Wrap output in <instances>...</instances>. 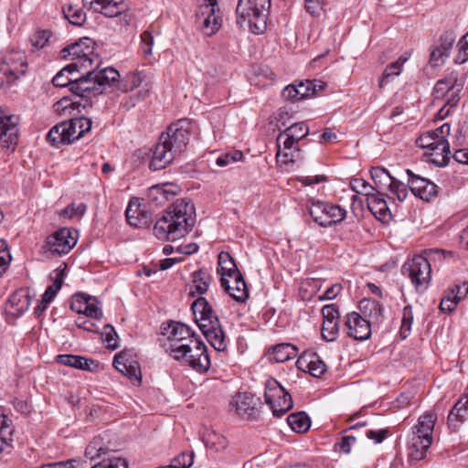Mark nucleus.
Wrapping results in <instances>:
<instances>
[{"mask_svg": "<svg viewBox=\"0 0 468 468\" xmlns=\"http://www.w3.org/2000/svg\"><path fill=\"white\" fill-rule=\"evenodd\" d=\"M195 207L187 198L176 199L155 222L154 234L158 239L175 241L191 231Z\"/></svg>", "mask_w": 468, "mask_h": 468, "instance_id": "obj_1", "label": "nucleus"}, {"mask_svg": "<svg viewBox=\"0 0 468 468\" xmlns=\"http://www.w3.org/2000/svg\"><path fill=\"white\" fill-rule=\"evenodd\" d=\"M191 124L186 119L171 123L165 132L162 133L159 142L155 144L150 169L161 170L170 165L186 148L190 138Z\"/></svg>", "mask_w": 468, "mask_h": 468, "instance_id": "obj_2", "label": "nucleus"}, {"mask_svg": "<svg viewBox=\"0 0 468 468\" xmlns=\"http://www.w3.org/2000/svg\"><path fill=\"white\" fill-rule=\"evenodd\" d=\"M195 321L207 342L218 352L227 349L225 333L218 316L205 297H198L191 305Z\"/></svg>", "mask_w": 468, "mask_h": 468, "instance_id": "obj_3", "label": "nucleus"}, {"mask_svg": "<svg viewBox=\"0 0 468 468\" xmlns=\"http://www.w3.org/2000/svg\"><path fill=\"white\" fill-rule=\"evenodd\" d=\"M309 134V127L304 122H296L281 132L277 137V161L284 165L295 164L301 159L297 143Z\"/></svg>", "mask_w": 468, "mask_h": 468, "instance_id": "obj_4", "label": "nucleus"}, {"mask_svg": "<svg viewBox=\"0 0 468 468\" xmlns=\"http://www.w3.org/2000/svg\"><path fill=\"white\" fill-rule=\"evenodd\" d=\"M271 0H239L236 16L240 27L248 26L252 33H262L267 26Z\"/></svg>", "mask_w": 468, "mask_h": 468, "instance_id": "obj_5", "label": "nucleus"}, {"mask_svg": "<svg viewBox=\"0 0 468 468\" xmlns=\"http://www.w3.org/2000/svg\"><path fill=\"white\" fill-rule=\"evenodd\" d=\"M436 418L431 413L421 415L412 428L408 446V455L411 461H420L426 456L432 443V434Z\"/></svg>", "mask_w": 468, "mask_h": 468, "instance_id": "obj_6", "label": "nucleus"}, {"mask_svg": "<svg viewBox=\"0 0 468 468\" xmlns=\"http://www.w3.org/2000/svg\"><path fill=\"white\" fill-rule=\"evenodd\" d=\"M164 335H166L165 350L174 359L180 360L189 348V343L196 337L189 326L180 322L171 321L165 327Z\"/></svg>", "mask_w": 468, "mask_h": 468, "instance_id": "obj_7", "label": "nucleus"}, {"mask_svg": "<svg viewBox=\"0 0 468 468\" xmlns=\"http://www.w3.org/2000/svg\"><path fill=\"white\" fill-rule=\"evenodd\" d=\"M55 87H69L75 97L86 99L93 88V83L89 78H84V72L70 64L60 69L53 78Z\"/></svg>", "mask_w": 468, "mask_h": 468, "instance_id": "obj_8", "label": "nucleus"}, {"mask_svg": "<svg viewBox=\"0 0 468 468\" xmlns=\"http://www.w3.org/2000/svg\"><path fill=\"white\" fill-rule=\"evenodd\" d=\"M94 41L90 37H83L70 46L64 48L61 50L63 58L71 56L73 62L71 66L80 69L82 72L99 67L100 60L98 55L94 52Z\"/></svg>", "mask_w": 468, "mask_h": 468, "instance_id": "obj_9", "label": "nucleus"}, {"mask_svg": "<svg viewBox=\"0 0 468 468\" xmlns=\"http://www.w3.org/2000/svg\"><path fill=\"white\" fill-rule=\"evenodd\" d=\"M458 72L452 71L445 78L437 80L434 85L432 95L434 100H445L440 110V114L445 117L449 114L450 109L454 108L460 101V92L463 85L458 83Z\"/></svg>", "mask_w": 468, "mask_h": 468, "instance_id": "obj_10", "label": "nucleus"}, {"mask_svg": "<svg viewBox=\"0 0 468 468\" xmlns=\"http://www.w3.org/2000/svg\"><path fill=\"white\" fill-rule=\"evenodd\" d=\"M264 398L265 403L277 418L283 416L293 405L290 393L272 378L265 381Z\"/></svg>", "mask_w": 468, "mask_h": 468, "instance_id": "obj_11", "label": "nucleus"}, {"mask_svg": "<svg viewBox=\"0 0 468 468\" xmlns=\"http://www.w3.org/2000/svg\"><path fill=\"white\" fill-rule=\"evenodd\" d=\"M309 215L317 225L328 228L342 222L346 217V210L339 205L313 201L309 206Z\"/></svg>", "mask_w": 468, "mask_h": 468, "instance_id": "obj_12", "label": "nucleus"}, {"mask_svg": "<svg viewBox=\"0 0 468 468\" xmlns=\"http://www.w3.org/2000/svg\"><path fill=\"white\" fill-rule=\"evenodd\" d=\"M417 291L424 292L431 279V268L428 260L422 255H416L406 261L402 267Z\"/></svg>", "mask_w": 468, "mask_h": 468, "instance_id": "obj_13", "label": "nucleus"}, {"mask_svg": "<svg viewBox=\"0 0 468 468\" xmlns=\"http://www.w3.org/2000/svg\"><path fill=\"white\" fill-rule=\"evenodd\" d=\"M197 13L200 29L206 36L214 35L221 27V16L218 0H203Z\"/></svg>", "mask_w": 468, "mask_h": 468, "instance_id": "obj_14", "label": "nucleus"}, {"mask_svg": "<svg viewBox=\"0 0 468 468\" xmlns=\"http://www.w3.org/2000/svg\"><path fill=\"white\" fill-rule=\"evenodd\" d=\"M78 237L76 229L61 228L47 238L43 248L52 254H67L77 244Z\"/></svg>", "mask_w": 468, "mask_h": 468, "instance_id": "obj_15", "label": "nucleus"}, {"mask_svg": "<svg viewBox=\"0 0 468 468\" xmlns=\"http://www.w3.org/2000/svg\"><path fill=\"white\" fill-rule=\"evenodd\" d=\"M181 359H184L189 367L198 373H206L210 367V358L207 354V346L198 338L195 337L189 343V348L186 350Z\"/></svg>", "mask_w": 468, "mask_h": 468, "instance_id": "obj_16", "label": "nucleus"}, {"mask_svg": "<svg viewBox=\"0 0 468 468\" xmlns=\"http://www.w3.org/2000/svg\"><path fill=\"white\" fill-rule=\"evenodd\" d=\"M19 117L16 114H7L0 109V145L9 149L15 147L18 142Z\"/></svg>", "mask_w": 468, "mask_h": 468, "instance_id": "obj_17", "label": "nucleus"}, {"mask_svg": "<svg viewBox=\"0 0 468 468\" xmlns=\"http://www.w3.org/2000/svg\"><path fill=\"white\" fill-rule=\"evenodd\" d=\"M119 372L127 377L133 386L141 385V367L133 349H123L119 353Z\"/></svg>", "mask_w": 468, "mask_h": 468, "instance_id": "obj_18", "label": "nucleus"}, {"mask_svg": "<svg viewBox=\"0 0 468 468\" xmlns=\"http://www.w3.org/2000/svg\"><path fill=\"white\" fill-rule=\"evenodd\" d=\"M97 68L98 67H95V64H93V69H90V70L84 72V78H89L93 83L92 90L86 97L87 101L90 100L93 96L102 93L106 86H110L111 83H113L117 80V70L114 68L108 67L101 69L100 72H95Z\"/></svg>", "mask_w": 468, "mask_h": 468, "instance_id": "obj_19", "label": "nucleus"}, {"mask_svg": "<svg viewBox=\"0 0 468 468\" xmlns=\"http://www.w3.org/2000/svg\"><path fill=\"white\" fill-rule=\"evenodd\" d=\"M454 42L455 35L453 32L447 31L440 37L437 44L431 50L429 59L431 67L437 68L444 65L450 57Z\"/></svg>", "mask_w": 468, "mask_h": 468, "instance_id": "obj_20", "label": "nucleus"}, {"mask_svg": "<svg viewBox=\"0 0 468 468\" xmlns=\"http://www.w3.org/2000/svg\"><path fill=\"white\" fill-rule=\"evenodd\" d=\"M409 176L408 186L414 196L430 201L438 195V186L429 179L415 175L410 169L407 170Z\"/></svg>", "mask_w": 468, "mask_h": 468, "instance_id": "obj_21", "label": "nucleus"}, {"mask_svg": "<svg viewBox=\"0 0 468 468\" xmlns=\"http://www.w3.org/2000/svg\"><path fill=\"white\" fill-rule=\"evenodd\" d=\"M127 223L134 228L147 226L152 221V213L147 209L145 204H142L140 198H131L125 210Z\"/></svg>", "mask_w": 468, "mask_h": 468, "instance_id": "obj_22", "label": "nucleus"}, {"mask_svg": "<svg viewBox=\"0 0 468 468\" xmlns=\"http://www.w3.org/2000/svg\"><path fill=\"white\" fill-rule=\"evenodd\" d=\"M346 326L347 335L358 341H364L370 337L371 327L370 322L358 313L353 312L346 315Z\"/></svg>", "mask_w": 468, "mask_h": 468, "instance_id": "obj_23", "label": "nucleus"}, {"mask_svg": "<svg viewBox=\"0 0 468 468\" xmlns=\"http://www.w3.org/2000/svg\"><path fill=\"white\" fill-rule=\"evenodd\" d=\"M70 309L90 318L100 319L102 315L101 309L96 304V299L81 292L72 296Z\"/></svg>", "mask_w": 468, "mask_h": 468, "instance_id": "obj_24", "label": "nucleus"}, {"mask_svg": "<svg viewBox=\"0 0 468 468\" xmlns=\"http://www.w3.org/2000/svg\"><path fill=\"white\" fill-rule=\"evenodd\" d=\"M258 399L250 393L239 392L230 400L231 410L242 418H252L258 413Z\"/></svg>", "mask_w": 468, "mask_h": 468, "instance_id": "obj_25", "label": "nucleus"}, {"mask_svg": "<svg viewBox=\"0 0 468 468\" xmlns=\"http://www.w3.org/2000/svg\"><path fill=\"white\" fill-rule=\"evenodd\" d=\"M27 62L22 53L10 52L4 58L1 72L8 79L17 80L26 73Z\"/></svg>", "mask_w": 468, "mask_h": 468, "instance_id": "obj_26", "label": "nucleus"}, {"mask_svg": "<svg viewBox=\"0 0 468 468\" xmlns=\"http://www.w3.org/2000/svg\"><path fill=\"white\" fill-rule=\"evenodd\" d=\"M224 290L239 303H244L249 297V290L241 273L237 276L220 279Z\"/></svg>", "mask_w": 468, "mask_h": 468, "instance_id": "obj_27", "label": "nucleus"}, {"mask_svg": "<svg viewBox=\"0 0 468 468\" xmlns=\"http://www.w3.org/2000/svg\"><path fill=\"white\" fill-rule=\"evenodd\" d=\"M421 140H431V142L426 144H420L422 148H427L431 151V156L436 155L441 157V160L434 157L432 162L439 165H445L449 160L450 144L445 138L435 139L432 136H425Z\"/></svg>", "mask_w": 468, "mask_h": 468, "instance_id": "obj_28", "label": "nucleus"}, {"mask_svg": "<svg viewBox=\"0 0 468 468\" xmlns=\"http://www.w3.org/2000/svg\"><path fill=\"white\" fill-rule=\"evenodd\" d=\"M468 419V388L448 414V425L456 431Z\"/></svg>", "mask_w": 468, "mask_h": 468, "instance_id": "obj_29", "label": "nucleus"}, {"mask_svg": "<svg viewBox=\"0 0 468 468\" xmlns=\"http://www.w3.org/2000/svg\"><path fill=\"white\" fill-rule=\"evenodd\" d=\"M65 125L66 133L69 139V144L78 140L91 129L92 122L86 117L73 118L67 122H62Z\"/></svg>", "mask_w": 468, "mask_h": 468, "instance_id": "obj_30", "label": "nucleus"}, {"mask_svg": "<svg viewBox=\"0 0 468 468\" xmlns=\"http://www.w3.org/2000/svg\"><path fill=\"white\" fill-rule=\"evenodd\" d=\"M368 209L380 220H385L390 216V210L385 195L380 191L372 193L367 198Z\"/></svg>", "mask_w": 468, "mask_h": 468, "instance_id": "obj_31", "label": "nucleus"}, {"mask_svg": "<svg viewBox=\"0 0 468 468\" xmlns=\"http://www.w3.org/2000/svg\"><path fill=\"white\" fill-rule=\"evenodd\" d=\"M359 308L371 325H379L384 321L383 307L378 302L364 299L360 302Z\"/></svg>", "mask_w": 468, "mask_h": 468, "instance_id": "obj_32", "label": "nucleus"}, {"mask_svg": "<svg viewBox=\"0 0 468 468\" xmlns=\"http://www.w3.org/2000/svg\"><path fill=\"white\" fill-rule=\"evenodd\" d=\"M56 359L62 365L82 370L93 371L99 367V363L95 360L80 356L58 355Z\"/></svg>", "mask_w": 468, "mask_h": 468, "instance_id": "obj_33", "label": "nucleus"}, {"mask_svg": "<svg viewBox=\"0 0 468 468\" xmlns=\"http://www.w3.org/2000/svg\"><path fill=\"white\" fill-rule=\"evenodd\" d=\"M217 271L221 275V278L237 276V274L240 273L233 258L226 251H221L218 254Z\"/></svg>", "mask_w": 468, "mask_h": 468, "instance_id": "obj_34", "label": "nucleus"}, {"mask_svg": "<svg viewBox=\"0 0 468 468\" xmlns=\"http://www.w3.org/2000/svg\"><path fill=\"white\" fill-rule=\"evenodd\" d=\"M298 354V348L291 344H280L272 348L270 357L277 363L286 362Z\"/></svg>", "mask_w": 468, "mask_h": 468, "instance_id": "obj_35", "label": "nucleus"}, {"mask_svg": "<svg viewBox=\"0 0 468 468\" xmlns=\"http://www.w3.org/2000/svg\"><path fill=\"white\" fill-rule=\"evenodd\" d=\"M90 5V8L94 12L101 13L107 17L117 16L116 0H83Z\"/></svg>", "mask_w": 468, "mask_h": 468, "instance_id": "obj_36", "label": "nucleus"}, {"mask_svg": "<svg viewBox=\"0 0 468 468\" xmlns=\"http://www.w3.org/2000/svg\"><path fill=\"white\" fill-rule=\"evenodd\" d=\"M30 296L26 290H18L9 297V303L14 309V314L20 315L25 313L30 305Z\"/></svg>", "mask_w": 468, "mask_h": 468, "instance_id": "obj_37", "label": "nucleus"}, {"mask_svg": "<svg viewBox=\"0 0 468 468\" xmlns=\"http://www.w3.org/2000/svg\"><path fill=\"white\" fill-rule=\"evenodd\" d=\"M408 59L409 56L402 55L396 61L388 64L381 75L379 80V87L383 88L390 78L400 75L402 72L403 65L406 61H408Z\"/></svg>", "mask_w": 468, "mask_h": 468, "instance_id": "obj_38", "label": "nucleus"}, {"mask_svg": "<svg viewBox=\"0 0 468 468\" xmlns=\"http://www.w3.org/2000/svg\"><path fill=\"white\" fill-rule=\"evenodd\" d=\"M206 446L215 452H220L227 448L228 440L214 430H207L203 434Z\"/></svg>", "mask_w": 468, "mask_h": 468, "instance_id": "obj_39", "label": "nucleus"}, {"mask_svg": "<svg viewBox=\"0 0 468 468\" xmlns=\"http://www.w3.org/2000/svg\"><path fill=\"white\" fill-rule=\"evenodd\" d=\"M370 174L376 187L378 189H389L396 179L383 167H373Z\"/></svg>", "mask_w": 468, "mask_h": 468, "instance_id": "obj_40", "label": "nucleus"}, {"mask_svg": "<svg viewBox=\"0 0 468 468\" xmlns=\"http://www.w3.org/2000/svg\"><path fill=\"white\" fill-rule=\"evenodd\" d=\"M211 281V276L207 271L200 269L192 274V291L191 292H197L198 294L205 293Z\"/></svg>", "mask_w": 468, "mask_h": 468, "instance_id": "obj_41", "label": "nucleus"}, {"mask_svg": "<svg viewBox=\"0 0 468 468\" xmlns=\"http://www.w3.org/2000/svg\"><path fill=\"white\" fill-rule=\"evenodd\" d=\"M287 422L292 431L303 433L309 430L311 421L304 412L292 413L287 417Z\"/></svg>", "mask_w": 468, "mask_h": 468, "instance_id": "obj_42", "label": "nucleus"}, {"mask_svg": "<svg viewBox=\"0 0 468 468\" xmlns=\"http://www.w3.org/2000/svg\"><path fill=\"white\" fill-rule=\"evenodd\" d=\"M62 12L64 17L73 26L81 27L86 21V13L77 5H66Z\"/></svg>", "mask_w": 468, "mask_h": 468, "instance_id": "obj_43", "label": "nucleus"}, {"mask_svg": "<svg viewBox=\"0 0 468 468\" xmlns=\"http://www.w3.org/2000/svg\"><path fill=\"white\" fill-rule=\"evenodd\" d=\"M79 100L73 101L69 97H63L58 101L54 104V109L57 112L65 113L67 111L72 109H79L80 106L86 108L87 106H90V100L81 99L78 97Z\"/></svg>", "mask_w": 468, "mask_h": 468, "instance_id": "obj_44", "label": "nucleus"}, {"mask_svg": "<svg viewBox=\"0 0 468 468\" xmlns=\"http://www.w3.org/2000/svg\"><path fill=\"white\" fill-rule=\"evenodd\" d=\"M47 139L52 144H69V139L66 133L65 125L62 122L50 129L47 134Z\"/></svg>", "mask_w": 468, "mask_h": 468, "instance_id": "obj_45", "label": "nucleus"}, {"mask_svg": "<svg viewBox=\"0 0 468 468\" xmlns=\"http://www.w3.org/2000/svg\"><path fill=\"white\" fill-rule=\"evenodd\" d=\"M151 92L150 88L148 87V84H145V86L139 90L136 94H133L130 96H124V98L121 101V106L126 111H129L133 107L136 105V103L139 101L145 100L149 97Z\"/></svg>", "mask_w": 468, "mask_h": 468, "instance_id": "obj_46", "label": "nucleus"}, {"mask_svg": "<svg viewBox=\"0 0 468 468\" xmlns=\"http://www.w3.org/2000/svg\"><path fill=\"white\" fill-rule=\"evenodd\" d=\"M101 334V339L105 344V347L109 350H115L117 348V333L112 324H105Z\"/></svg>", "mask_w": 468, "mask_h": 468, "instance_id": "obj_47", "label": "nucleus"}, {"mask_svg": "<svg viewBox=\"0 0 468 468\" xmlns=\"http://www.w3.org/2000/svg\"><path fill=\"white\" fill-rule=\"evenodd\" d=\"M120 25L125 27V33L127 37H132L135 35L136 23L132 13L122 12L119 10V26Z\"/></svg>", "mask_w": 468, "mask_h": 468, "instance_id": "obj_48", "label": "nucleus"}, {"mask_svg": "<svg viewBox=\"0 0 468 468\" xmlns=\"http://www.w3.org/2000/svg\"><path fill=\"white\" fill-rule=\"evenodd\" d=\"M143 81L141 74L139 72H133L128 74L120 83L119 90H122L124 93L133 90L137 88Z\"/></svg>", "mask_w": 468, "mask_h": 468, "instance_id": "obj_49", "label": "nucleus"}, {"mask_svg": "<svg viewBox=\"0 0 468 468\" xmlns=\"http://www.w3.org/2000/svg\"><path fill=\"white\" fill-rule=\"evenodd\" d=\"M194 452H184L172 460L169 466L165 468H190L194 462Z\"/></svg>", "mask_w": 468, "mask_h": 468, "instance_id": "obj_50", "label": "nucleus"}, {"mask_svg": "<svg viewBox=\"0 0 468 468\" xmlns=\"http://www.w3.org/2000/svg\"><path fill=\"white\" fill-rule=\"evenodd\" d=\"M165 188L164 186H159V185L150 187L147 194L149 201L156 207L165 205L167 202V197L164 196Z\"/></svg>", "mask_w": 468, "mask_h": 468, "instance_id": "obj_51", "label": "nucleus"}, {"mask_svg": "<svg viewBox=\"0 0 468 468\" xmlns=\"http://www.w3.org/2000/svg\"><path fill=\"white\" fill-rule=\"evenodd\" d=\"M413 322V313L411 305H407L403 308L402 320L400 327V335L402 338H406L410 330Z\"/></svg>", "mask_w": 468, "mask_h": 468, "instance_id": "obj_52", "label": "nucleus"}, {"mask_svg": "<svg viewBox=\"0 0 468 468\" xmlns=\"http://www.w3.org/2000/svg\"><path fill=\"white\" fill-rule=\"evenodd\" d=\"M339 332V322L338 321H324L322 327V335L324 339L328 342L336 339Z\"/></svg>", "mask_w": 468, "mask_h": 468, "instance_id": "obj_53", "label": "nucleus"}, {"mask_svg": "<svg viewBox=\"0 0 468 468\" xmlns=\"http://www.w3.org/2000/svg\"><path fill=\"white\" fill-rule=\"evenodd\" d=\"M451 289L446 292L444 297L441 299L440 303V310L443 313H451L452 312L457 304L461 301H457V296L453 293Z\"/></svg>", "mask_w": 468, "mask_h": 468, "instance_id": "obj_54", "label": "nucleus"}, {"mask_svg": "<svg viewBox=\"0 0 468 468\" xmlns=\"http://www.w3.org/2000/svg\"><path fill=\"white\" fill-rule=\"evenodd\" d=\"M312 363L309 367V373L315 378H320L326 371V365L315 353L311 355Z\"/></svg>", "mask_w": 468, "mask_h": 468, "instance_id": "obj_55", "label": "nucleus"}, {"mask_svg": "<svg viewBox=\"0 0 468 468\" xmlns=\"http://www.w3.org/2000/svg\"><path fill=\"white\" fill-rule=\"evenodd\" d=\"M243 158V153L239 150H235L231 153H227L225 154H222L218 156L216 160V164L220 166H226L229 164L236 163L238 161H240Z\"/></svg>", "mask_w": 468, "mask_h": 468, "instance_id": "obj_56", "label": "nucleus"}, {"mask_svg": "<svg viewBox=\"0 0 468 468\" xmlns=\"http://www.w3.org/2000/svg\"><path fill=\"white\" fill-rule=\"evenodd\" d=\"M327 0H304L305 10L314 17L319 16L324 11Z\"/></svg>", "mask_w": 468, "mask_h": 468, "instance_id": "obj_57", "label": "nucleus"}, {"mask_svg": "<svg viewBox=\"0 0 468 468\" xmlns=\"http://www.w3.org/2000/svg\"><path fill=\"white\" fill-rule=\"evenodd\" d=\"M86 211V205L80 203L79 205L70 204L64 209H62L59 213L62 217H67L69 218H72L74 217H81L84 215Z\"/></svg>", "mask_w": 468, "mask_h": 468, "instance_id": "obj_58", "label": "nucleus"}, {"mask_svg": "<svg viewBox=\"0 0 468 468\" xmlns=\"http://www.w3.org/2000/svg\"><path fill=\"white\" fill-rule=\"evenodd\" d=\"M299 90L300 99H305L315 95V83L309 80L301 81L297 85Z\"/></svg>", "mask_w": 468, "mask_h": 468, "instance_id": "obj_59", "label": "nucleus"}, {"mask_svg": "<svg viewBox=\"0 0 468 468\" xmlns=\"http://www.w3.org/2000/svg\"><path fill=\"white\" fill-rule=\"evenodd\" d=\"M50 36L51 34L48 30L37 31L31 37V43L37 48H43L47 45Z\"/></svg>", "mask_w": 468, "mask_h": 468, "instance_id": "obj_60", "label": "nucleus"}, {"mask_svg": "<svg viewBox=\"0 0 468 468\" xmlns=\"http://www.w3.org/2000/svg\"><path fill=\"white\" fill-rule=\"evenodd\" d=\"M388 190L397 197L399 202L404 201L408 197L407 186L397 179H395Z\"/></svg>", "mask_w": 468, "mask_h": 468, "instance_id": "obj_61", "label": "nucleus"}, {"mask_svg": "<svg viewBox=\"0 0 468 468\" xmlns=\"http://www.w3.org/2000/svg\"><path fill=\"white\" fill-rule=\"evenodd\" d=\"M350 187L356 194H362L367 197L371 195L372 193L367 192V188H371V186L362 178H354L350 181Z\"/></svg>", "mask_w": 468, "mask_h": 468, "instance_id": "obj_62", "label": "nucleus"}, {"mask_svg": "<svg viewBox=\"0 0 468 468\" xmlns=\"http://www.w3.org/2000/svg\"><path fill=\"white\" fill-rule=\"evenodd\" d=\"M356 441V437L352 435L343 436L341 438V441L335 443V448L341 452L349 453L351 451V447L353 444H355Z\"/></svg>", "mask_w": 468, "mask_h": 468, "instance_id": "obj_63", "label": "nucleus"}, {"mask_svg": "<svg viewBox=\"0 0 468 468\" xmlns=\"http://www.w3.org/2000/svg\"><path fill=\"white\" fill-rule=\"evenodd\" d=\"M324 321H338L339 312L335 304H327L322 308Z\"/></svg>", "mask_w": 468, "mask_h": 468, "instance_id": "obj_64", "label": "nucleus"}]
</instances>
